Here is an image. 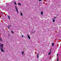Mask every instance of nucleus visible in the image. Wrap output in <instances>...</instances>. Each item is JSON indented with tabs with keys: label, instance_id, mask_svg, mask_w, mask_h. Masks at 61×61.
Masks as SVG:
<instances>
[{
	"label": "nucleus",
	"instance_id": "1",
	"mask_svg": "<svg viewBox=\"0 0 61 61\" xmlns=\"http://www.w3.org/2000/svg\"><path fill=\"white\" fill-rule=\"evenodd\" d=\"M4 44H1L0 45V50L2 52H4L5 51L4 50L3 48L4 47Z\"/></svg>",
	"mask_w": 61,
	"mask_h": 61
},
{
	"label": "nucleus",
	"instance_id": "2",
	"mask_svg": "<svg viewBox=\"0 0 61 61\" xmlns=\"http://www.w3.org/2000/svg\"><path fill=\"white\" fill-rule=\"evenodd\" d=\"M11 25H9L8 26V28H9V29H10V28H11Z\"/></svg>",
	"mask_w": 61,
	"mask_h": 61
},
{
	"label": "nucleus",
	"instance_id": "3",
	"mask_svg": "<svg viewBox=\"0 0 61 61\" xmlns=\"http://www.w3.org/2000/svg\"><path fill=\"white\" fill-rule=\"evenodd\" d=\"M15 9H16V10L17 13H18V10H17V7L16 6H15Z\"/></svg>",
	"mask_w": 61,
	"mask_h": 61
},
{
	"label": "nucleus",
	"instance_id": "4",
	"mask_svg": "<svg viewBox=\"0 0 61 61\" xmlns=\"http://www.w3.org/2000/svg\"><path fill=\"white\" fill-rule=\"evenodd\" d=\"M51 49H50V50L49 52V53L48 54V55H50V54H51Z\"/></svg>",
	"mask_w": 61,
	"mask_h": 61
},
{
	"label": "nucleus",
	"instance_id": "5",
	"mask_svg": "<svg viewBox=\"0 0 61 61\" xmlns=\"http://www.w3.org/2000/svg\"><path fill=\"white\" fill-rule=\"evenodd\" d=\"M37 58L38 59L39 58V54H38L37 56Z\"/></svg>",
	"mask_w": 61,
	"mask_h": 61
},
{
	"label": "nucleus",
	"instance_id": "6",
	"mask_svg": "<svg viewBox=\"0 0 61 61\" xmlns=\"http://www.w3.org/2000/svg\"><path fill=\"white\" fill-rule=\"evenodd\" d=\"M27 36L29 39H30V37L29 36Z\"/></svg>",
	"mask_w": 61,
	"mask_h": 61
},
{
	"label": "nucleus",
	"instance_id": "7",
	"mask_svg": "<svg viewBox=\"0 0 61 61\" xmlns=\"http://www.w3.org/2000/svg\"><path fill=\"white\" fill-rule=\"evenodd\" d=\"M18 5H20V6L21 5V4L20 3H18Z\"/></svg>",
	"mask_w": 61,
	"mask_h": 61
},
{
	"label": "nucleus",
	"instance_id": "8",
	"mask_svg": "<svg viewBox=\"0 0 61 61\" xmlns=\"http://www.w3.org/2000/svg\"><path fill=\"white\" fill-rule=\"evenodd\" d=\"M56 18H57V16L54 17L53 19H55Z\"/></svg>",
	"mask_w": 61,
	"mask_h": 61
},
{
	"label": "nucleus",
	"instance_id": "9",
	"mask_svg": "<svg viewBox=\"0 0 61 61\" xmlns=\"http://www.w3.org/2000/svg\"><path fill=\"white\" fill-rule=\"evenodd\" d=\"M54 43H52V46H54Z\"/></svg>",
	"mask_w": 61,
	"mask_h": 61
},
{
	"label": "nucleus",
	"instance_id": "10",
	"mask_svg": "<svg viewBox=\"0 0 61 61\" xmlns=\"http://www.w3.org/2000/svg\"><path fill=\"white\" fill-rule=\"evenodd\" d=\"M8 17L9 19H10V17L9 16H8Z\"/></svg>",
	"mask_w": 61,
	"mask_h": 61
},
{
	"label": "nucleus",
	"instance_id": "11",
	"mask_svg": "<svg viewBox=\"0 0 61 61\" xmlns=\"http://www.w3.org/2000/svg\"><path fill=\"white\" fill-rule=\"evenodd\" d=\"M53 22H55V20L53 19Z\"/></svg>",
	"mask_w": 61,
	"mask_h": 61
},
{
	"label": "nucleus",
	"instance_id": "12",
	"mask_svg": "<svg viewBox=\"0 0 61 61\" xmlns=\"http://www.w3.org/2000/svg\"><path fill=\"white\" fill-rule=\"evenodd\" d=\"M20 15L21 16H23V13H20Z\"/></svg>",
	"mask_w": 61,
	"mask_h": 61
},
{
	"label": "nucleus",
	"instance_id": "13",
	"mask_svg": "<svg viewBox=\"0 0 61 61\" xmlns=\"http://www.w3.org/2000/svg\"><path fill=\"white\" fill-rule=\"evenodd\" d=\"M41 15H43V12H41Z\"/></svg>",
	"mask_w": 61,
	"mask_h": 61
},
{
	"label": "nucleus",
	"instance_id": "14",
	"mask_svg": "<svg viewBox=\"0 0 61 61\" xmlns=\"http://www.w3.org/2000/svg\"><path fill=\"white\" fill-rule=\"evenodd\" d=\"M14 3L15 5H16V2H14Z\"/></svg>",
	"mask_w": 61,
	"mask_h": 61
},
{
	"label": "nucleus",
	"instance_id": "15",
	"mask_svg": "<svg viewBox=\"0 0 61 61\" xmlns=\"http://www.w3.org/2000/svg\"><path fill=\"white\" fill-rule=\"evenodd\" d=\"M0 41L1 42L2 41V38H0Z\"/></svg>",
	"mask_w": 61,
	"mask_h": 61
},
{
	"label": "nucleus",
	"instance_id": "16",
	"mask_svg": "<svg viewBox=\"0 0 61 61\" xmlns=\"http://www.w3.org/2000/svg\"><path fill=\"white\" fill-rule=\"evenodd\" d=\"M24 52H21V54H22V55H23V54H24Z\"/></svg>",
	"mask_w": 61,
	"mask_h": 61
},
{
	"label": "nucleus",
	"instance_id": "17",
	"mask_svg": "<svg viewBox=\"0 0 61 61\" xmlns=\"http://www.w3.org/2000/svg\"><path fill=\"white\" fill-rule=\"evenodd\" d=\"M11 32L12 33V34H14V32H13V31H11Z\"/></svg>",
	"mask_w": 61,
	"mask_h": 61
},
{
	"label": "nucleus",
	"instance_id": "18",
	"mask_svg": "<svg viewBox=\"0 0 61 61\" xmlns=\"http://www.w3.org/2000/svg\"><path fill=\"white\" fill-rule=\"evenodd\" d=\"M42 1V0H39V1Z\"/></svg>",
	"mask_w": 61,
	"mask_h": 61
},
{
	"label": "nucleus",
	"instance_id": "19",
	"mask_svg": "<svg viewBox=\"0 0 61 61\" xmlns=\"http://www.w3.org/2000/svg\"><path fill=\"white\" fill-rule=\"evenodd\" d=\"M22 37H24V36L23 35H22Z\"/></svg>",
	"mask_w": 61,
	"mask_h": 61
},
{
	"label": "nucleus",
	"instance_id": "20",
	"mask_svg": "<svg viewBox=\"0 0 61 61\" xmlns=\"http://www.w3.org/2000/svg\"><path fill=\"white\" fill-rule=\"evenodd\" d=\"M59 60V58H58V59L57 60V61H58Z\"/></svg>",
	"mask_w": 61,
	"mask_h": 61
},
{
	"label": "nucleus",
	"instance_id": "21",
	"mask_svg": "<svg viewBox=\"0 0 61 61\" xmlns=\"http://www.w3.org/2000/svg\"><path fill=\"white\" fill-rule=\"evenodd\" d=\"M58 54H57V57H58Z\"/></svg>",
	"mask_w": 61,
	"mask_h": 61
},
{
	"label": "nucleus",
	"instance_id": "22",
	"mask_svg": "<svg viewBox=\"0 0 61 61\" xmlns=\"http://www.w3.org/2000/svg\"><path fill=\"white\" fill-rule=\"evenodd\" d=\"M57 15V16H58V15Z\"/></svg>",
	"mask_w": 61,
	"mask_h": 61
}]
</instances>
